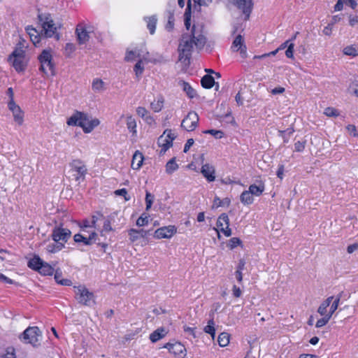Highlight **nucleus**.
Returning <instances> with one entry per match:
<instances>
[{"label": "nucleus", "instance_id": "45", "mask_svg": "<svg viewBox=\"0 0 358 358\" xmlns=\"http://www.w3.org/2000/svg\"><path fill=\"white\" fill-rule=\"evenodd\" d=\"M76 50V45L72 43H67L64 48V54L66 57H70L73 52Z\"/></svg>", "mask_w": 358, "mask_h": 358}, {"label": "nucleus", "instance_id": "17", "mask_svg": "<svg viewBox=\"0 0 358 358\" xmlns=\"http://www.w3.org/2000/svg\"><path fill=\"white\" fill-rule=\"evenodd\" d=\"M201 173L209 182L215 180V169L210 164H205L201 166Z\"/></svg>", "mask_w": 358, "mask_h": 358}, {"label": "nucleus", "instance_id": "44", "mask_svg": "<svg viewBox=\"0 0 358 358\" xmlns=\"http://www.w3.org/2000/svg\"><path fill=\"white\" fill-rule=\"evenodd\" d=\"M134 70L135 71L136 76L139 77L142 75L144 71V66L143 64L142 59H139L138 62L135 64Z\"/></svg>", "mask_w": 358, "mask_h": 358}, {"label": "nucleus", "instance_id": "32", "mask_svg": "<svg viewBox=\"0 0 358 358\" xmlns=\"http://www.w3.org/2000/svg\"><path fill=\"white\" fill-rule=\"evenodd\" d=\"M54 268L46 262H43L38 272L43 275H52L54 273Z\"/></svg>", "mask_w": 358, "mask_h": 358}, {"label": "nucleus", "instance_id": "6", "mask_svg": "<svg viewBox=\"0 0 358 358\" xmlns=\"http://www.w3.org/2000/svg\"><path fill=\"white\" fill-rule=\"evenodd\" d=\"M41 63L40 71L45 74H55V67L52 63V56L49 50H44L38 56Z\"/></svg>", "mask_w": 358, "mask_h": 358}, {"label": "nucleus", "instance_id": "36", "mask_svg": "<svg viewBox=\"0 0 358 358\" xmlns=\"http://www.w3.org/2000/svg\"><path fill=\"white\" fill-rule=\"evenodd\" d=\"M127 127L129 131L131 132L133 135L136 134V122L131 115L127 117Z\"/></svg>", "mask_w": 358, "mask_h": 358}, {"label": "nucleus", "instance_id": "33", "mask_svg": "<svg viewBox=\"0 0 358 358\" xmlns=\"http://www.w3.org/2000/svg\"><path fill=\"white\" fill-rule=\"evenodd\" d=\"M344 55L348 56L356 57L358 56V45H352L345 47L343 50Z\"/></svg>", "mask_w": 358, "mask_h": 358}, {"label": "nucleus", "instance_id": "40", "mask_svg": "<svg viewBox=\"0 0 358 358\" xmlns=\"http://www.w3.org/2000/svg\"><path fill=\"white\" fill-rule=\"evenodd\" d=\"M14 120L19 124L22 125L24 121V114L20 107L17 108L16 110L12 111Z\"/></svg>", "mask_w": 358, "mask_h": 358}, {"label": "nucleus", "instance_id": "3", "mask_svg": "<svg viewBox=\"0 0 358 358\" xmlns=\"http://www.w3.org/2000/svg\"><path fill=\"white\" fill-rule=\"evenodd\" d=\"M75 298L78 302L84 306H90L94 303V294L88 290L85 285L73 287Z\"/></svg>", "mask_w": 358, "mask_h": 358}, {"label": "nucleus", "instance_id": "2", "mask_svg": "<svg viewBox=\"0 0 358 358\" xmlns=\"http://www.w3.org/2000/svg\"><path fill=\"white\" fill-rule=\"evenodd\" d=\"M99 123L98 119L90 120L87 114L79 111H76L66 122V124L69 126L80 127L86 134L90 133Z\"/></svg>", "mask_w": 358, "mask_h": 358}, {"label": "nucleus", "instance_id": "5", "mask_svg": "<svg viewBox=\"0 0 358 358\" xmlns=\"http://www.w3.org/2000/svg\"><path fill=\"white\" fill-rule=\"evenodd\" d=\"M24 57V50L22 48L17 47L8 57V61L12 63V66L17 72L25 69Z\"/></svg>", "mask_w": 358, "mask_h": 358}, {"label": "nucleus", "instance_id": "54", "mask_svg": "<svg viewBox=\"0 0 358 358\" xmlns=\"http://www.w3.org/2000/svg\"><path fill=\"white\" fill-rule=\"evenodd\" d=\"M114 194L117 196H122L125 201L130 200V196H128L127 191L125 188L117 189L115 191Z\"/></svg>", "mask_w": 358, "mask_h": 358}, {"label": "nucleus", "instance_id": "38", "mask_svg": "<svg viewBox=\"0 0 358 358\" xmlns=\"http://www.w3.org/2000/svg\"><path fill=\"white\" fill-rule=\"evenodd\" d=\"M167 17H168V22L165 26L166 29L168 31H171L174 28V13L171 10H169L167 12Z\"/></svg>", "mask_w": 358, "mask_h": 358}, {"label": "nucleus", "instance_id": "26", "mask_svg": "<svg viewBox=\"0 0 358 358\" xmlns=\"http://www.w3.org/2000/svg\"><path fill=\"white\" fill-rule=\"evenodd\" d=\"M164 99L162 95L157 96V100H155L150 103L152 110L155 112H159L162 110L164 106Z\"/></svg>", "mask_w": 358, "mask_h": 358}, {"label": "nucleus", "instance_id": "22", "mask_svg": "<svg viewBox=\"0 0 358 358\" xmlns=\"http://www.w3.org/2000/svg\"><path fill=\"white\" fill-rule=\"evenodd\" d=\"M258 183V185L253 184L249 187L248 191L252 194V196H259L265 189L264 183L262 180H259Z\"/></svg>", "mask_w": 358, "mask_h": 358}, {"label": "nucleus", "instance_id": "15", "mask_svg": "<svg viewBox=\"0 0 358 358\" xmlns=\"http://www.w3.org/2000/svg\"><path fill=\"white\" fill-rule=\"evenodd\" d=\"M71 169L77 172L76 180H78L80 178H84L87 173V169L84 163L80 159H74L70 163Z\"/></svg>", "mask_w": 358, "mask_h": 358}, {"label": "nucleus", "instance_id": "47", "mask_svg": "<svg viewBox=\"0 0 358 358\" xmlns=\"http://www.w3.org/2000/svg\"><path fill=\"white\" fill-rule=\"evenodd\" d=\"M149 216L145 213L142 214L136 220V225L138 227H143L148 224Z\"/></svg>", "mask_w": 358, "mask_h": 358}, {"label": "nucleus", "instance_id": "56", "mask_svg": "<svg viewBox=\"0 0 358 358\" xmlns=\"http://www.w3.org/2000/svg\"><path fill=\"white\" fill-rule=\"evenodd\" d=\"M306 141H297L294 143V151L295 152H302L304 150L306 147Z\"/></svg>", "mask_w": 358, "mask_h": 358}, {"label": "nucleus", "instance_id": "46", "mask_svg": "<svg viewBox=\"0 0 358 358\" xmlns=\"http://www.w3.org/2000/svg\"><path fill=\"white\" fill-rule=\"evenodd\" d=\"M204 331L208 333L212 336V337L215 336V329L214 328V321L213 320H210L208 322V325L205 327Z\"/></svg>", "mask_w": 358, "mask_h": 358}, {"label": "nucleus", "instance_id": "10", "mask_svg": "<svg viewBox=\"0 0 358 358\" xmlns=\"http://www.w3.org/2000/svg\"><path fill=\"white\" fill-rule=\"evenodd\" d=\"M71 235V232L66 228L62 227H55L52 231L51 237L55 242L63 243L68 241Z\"/></svg>", "mask_w": 358, "mask_h": 358}, {"label": "nucleus", "instance_id": "41", "mask_svg": "<svg viewBox=\"0 0 358 358\" xmlns=\"http://www.w3.org/2000/svg\"><path fill=\"white\" fill-rule=\"evenodd\" d=\"M217 342L221 347L227 346L229 343V334L225 332L221 333L218 336Z\"/></svg>", "mask_w": 358, "mask_h": 358}, {"label": "nucleus", "instance_id": "13", "mask_svg": "<svg viewBox=\"0 0 358 358\" xmlns=\"http://www.w3.org/2000/svg\"><path fill=\"white\" fill-rule=\"evenodd\" d=\"M233 3L242 10L245 15V20H248L253 6L252 0H233Z\"/></svg>", "mask_w": 358, "mask_h": 358}, {"label": "nucleus", "instance_id": "16", "mask_svg": "<svg viewBox=\"0 0 358 358\" xmlns=\"http://www.w3.org/2000/svg\"><path fill=\"white\" fill-rule=\"evenodd\" d=\"M164 348L168 349L169 352L173 354L176 356L182 357V355H185V348L180 343H167L164 345Z\"/></svg>", "mask_w": 358, "mask_h": 358}, {"label": "nucleus", "instance_id": "25", "mask_svg": "<svg viewBox=\"0 0 358 358\" xmlns=\"http://www.w3.org/2000/svg\"><path fill=\"white\" fill-rule=\"evenodd\" d=\"M166 334V331L164 328H159L154 331L150 335V340L152 343H156L160 339L163 338Z\"/></svg>", "mask_w": 358, "mask_h": 358}, {"label": "nucleus", "instance_id": "7", "mask_svg": "<svg viewBox=\"0 0 358 358\" xmlns=\"http://www.w3.org/2000/svg\"><path fill=\"white\" fill-rule=\"evenodd\" d=\"M38 18L42 22V27L45 36L46 38L55 37L56 40L58 41L59 39V34L57 33V27H55V24L50 15L46 16L43 20L42 16L39 15Z\"/></svg>", "mask_w": 358, "mask_h": 358}, {"label": "nucleus", "instance_id": "28", "mask_svg": "<svg viewBox=\"0 0 358 358\" xmlns=\"http://www.w3.org/2000/svg\"><path fill=\"white\" fill-rule=\"evenodd\" d=\"M43 262V261L38 256H34L28 262V266L38 271Z\"/></svg>", "mask_w": 358, "mask_h": 358}, {"label": "nucleus", "instance_id": "29", "mask_svg": "<svg viewBox=\"0 0 358 358\" xmlns=\"http://www.w3.org/2000/svg\"><path fill=\"white\" fill-rule=\"evenodd\" d=\"M201 83L203 87L206 89H210L215 85V80L210 75H205L201 78Z\"/></svg>", "mask_w": 358, "mask_h": 358}, {"label": "nucleus", "instance_id": "50", "mask_svg": "<svg viewBox=\"0 0 358 358\" xmlns=\"http://www.w3.org/2000/svg\"><path fill=\"white\" fill-rule=\"evenodd\" d=\"M141 55L139 53H137L136 51H128L126 54L124 59L127 62L133 61L135 58H140Z\"/></svg>", "mask_w": 358, "mask_h": 358}, {"label": "nucleus", "instance_id": "53", "mask_svg": "<svg viewBox=\"0 0 358 358\" xmlns=\"http://www.w3.org/2000/svg\"><path fill=\"white\" fill-rule=\"evenodd\" d=\"M205 134H210L215 136L216 138H221L224 136V133L220 130L208 129L203 131Z\"/></svg>", "mask_w": 358, "mask_h": 358}, {"label": "nucleus", "instance_id": "57", "mask_svg": "<svg viewBox=\"0 0 358 358\" xmlns=\"http://www.w3.org/2000/svg\"><path fill=\"white\" fill-rule=\"evenodd\" d=\"M79 226L81 228L83 231H86L87 229H88V228H92V225L91 224V221H89L87 220H83L79 224Z\"/></svg>", "mask_w": 358, "mask_h": 358}, {"label": "nucleus", "instance_id": "11", "mask_svg": "<svg viewBox=\"0 0 358 358\" xmlns=\"http://www.w3.org/2000/svg\"><path fill=\"white\" fill-rule=\"evenodd\" d=\"M217 227L219 231L229 237L231 235V229L229 228V219L226 213H222L217 221Z\"/></svg>", "mask_w": 358, "mask_h": 358}, {"label": "nucleus", "instance_id": "1", "mask_svg": "<svg viewBox=\"0 0 358 358\" xmlns=\"http://www.w3.org/2000/svg\"><path fill=\"white\" fill-rule=\"evenodd\" d=\"M206 43V38L201 29L193 25L189 34H183L179 40L178 47V59L182 62L189 63L194 47L201 50Z\"/></svg>", "mask_w": 358, "mask_h": 358}, {"label": "nucleus", "instance_id": "23", "mask_svg": "<svg viewBox=\"0 0 358 358\" xmlns=\"http://www.w3.org/2000/svg\"><path fill=\"white\" fill-rule=\"evenodd\" d=\"M333 299H334V296H329L327 299H325L320 304V306H319V308L317 309V312L320 315L325 317V315H327L328 314L327 313V308L330 306Z\"/></svg>", "mask_w": 358, "mask_h": 358}, {"label": "nucleus", "instance_id": "31", "mask_svg": "<svg viewBox=\"0 0 358 358\" xmlns=\"http://www.w3.org/2000/svg\"><path fill=\"white\" fill-rule=\"evenodd\" d=\"M240 199L245 205H250L254 201L253 196L248 190H245L242 192L240 196Z\"/></svg>", "mask_w": 358, "mask_h": 358}, {"label": "nucleus", "instance_id": "49", "mask_svg": "<svg viewBox=\"0 0 358 358\" xmlns=\"http://www.w3.org/2000/svg\"><path fill=\"white\" fill-rule=\"evenodd\" d=\"M241 243H242V242L239 238L234 237V238H231L229 241L227 245L230 249L232 250V249L236 248L238 245H241Z\"/></svg>", "mask_w": 358, "mask_h": 358}, {"label": "nucleus", "instance_id": "59", "mask_svg": "<svg viewBox=\"0 0 358 358\" xmlns=\"http://www.w3.org/2000/svg\"><path fill=\"white\" fill-rule=\"evenodd\" d=\"M346 129L348 130V131L349 132V134L354 136V137H357L358 136V132L357 131V128L355 125L353 124H348L347 127H346Z\"/></svg>", "mask_w": 358, "mask_h": 358}, {"label": "nucleus", "instance_id": "27", "mask_svg": "<svg viewBox=\"0 0 358 358\" xmlns=\"http://www.w3.org/2000/svg\"><path fill=\"white\" fill-rule=\"evenodd\" d=\"M179 84L182 86L183 91L186 93L187 96L192 99L196 96V91L190 86V85L185 81H180Z\"/></svg>", "mask_w": 358, "mask_h": 358}, {"label": "nucleus", "instance_id": "18", "mask_svg": "<svg viewBox=\"0 0 358 358\" xmlns=\"http://www.w3.org/2000/svg\"><path fill=\"white\" fill-rule=\"evenodd\" d=\"M97 236V234L94 231L91 232L89 237H85L80 234H75L73 236V240L76 243L83 242L85 245H90L92 243L93 241H96V238Z\"/></svg>", "mask_w": 358, "mask_h": 358}, {"label": "nucleus", "instance_id": "48", "mask_svg": "<svg viewBox=\"0 0 358 358\" xmlns=\"http://www.w3.org/2000/svg\"><path fill=\"white\" fill-rule=\"evenodd\" d=\"M324 113L328 117H337L339 115L338 110L332 107L326 108Z\"/></svg>", "mask_w": 358, "mask_h": 358}, {"label": "nucleus", "instance_id": "37", "mask_svg": "<svg viewBox=\"0 0 358 358\" xmlns=\"http://www.w3.org/2000/svg\"><path fill=\"white\" fill-rule=\"evenodd\" d=\"M147 22V27L151 34H153L155 31L157 18L155 16H151L145 18Z\"/></svg>", "mask_w": 358, "mask_h": 358}, {"label": "nucleus", "instance_id": "43", "mask_svg": "<svg viewBox=\"0 0 358 358\" xmlns=\"http://www.w3.org/2000/svg\"><path fill=\"white\" fill-rule=\"evenodd\" d=\"M341 295H342V292L340 293L337 296L336 298L335 299V300L332 302L330 306V309H329V312L328 313L327 315H331V317L332 316V315L334 314V313L337 310L338 307V305H339V302H340V300H341Z\"/></svg>", "mask_w": 358, "mask_h": 358}, {"label": "nucleus", "instance_id": "52", "mask_svg": "<svg viewBox=\"0 0 358 358\" xmlns=\"http://www.w3.org/2000/svg\"><path fill=\"white\" fill-rule=\"evenodd\" d=\"M154 196L151 194L148 191H146L145 194V203H146V210H148L153 203Z\"/></svg>", "mask_w": 358, "mask_h": 358}, {"label": "nucleus", "instance_id": "20", "mask_svg": "<svg viewBox=\"0 0 358 358\" xmlns=\"http://www.w3.org/2000/svg\"><path fill=\"white\" fill-rule=\"evenodd\" d=\"M143 154L139 152L138 150H136L134 155H133V157H132V160H131V168L134 170H138L142 164H143Z\"/></svg>", "mask_w": 358, "mask_h": 358}, {"label": "nucleus", "instance_id": "55", "mask_svg": "<svg viewBox=\"0 0 358 358\" xmlns=\"http://www.w3.org/2000/svg\"><path fill=\"white\" fill-rule=\"evenodd\" d=\"M0 358H16L14 348H8L6 350V353L0 355Z\"/></svg>", "mask_w": 358, "mask_h": 358}, {"label": "nucleus", "instance_id": "61", "mask_svg": "<svg viewBox=\"0 0 358 358\" xmlns=\"http://www.w3.org/2000/svg\"><path fill=\"white\" fill-rule=\"evenodd\" d=\"M162 135H164V136L166 138V140L171 139V143H173V141L176 138V136L174 135V134L171 132V129H166Z\"/></svg>", "mask_w": 358, "mask_h": 358}, {"label": "nucleus", "instance_id": "30", "mask_svg": "<svg viewBox=\"0 0 358 358\" xmlns=\"http://www.w3.org/2000/svg\"><path fill=\"white\" fill-rule=\"evenodd\" d=\"M92 89L94 92H101L105 90V84L101 79L96 78L92 84Z\"/></svg>", "mask_w": 358, "mask_h": 358}, {"label": "nucleus", "instance_id": "39", "mask_svg": "<svg viewBox=\"0 0 358 358\" xmlns=\"http://www.w3.org/2000/svg\"><path fill=\"white\" fill-rule=\"evenodd\" d=\"M178 169V165L176 164L175 158L171 159L166 164V172L168 174H171Z\"/></svg>", "mask_w": 358, "mask_h": 358}, {"label": "nucleus", "instance_id": "4", "mask_svg": "<svg viewBox=\"0 0 358 358\" xmlns=\"http://www.w3.org/2000/svg\"><path fill=\"white\" fill-rule=\"evenodd\" d=\"M41 337V334L38 327H29L21 334L20 339L24 343H29L35 347L39 345Z\"/></svg>", "mask_w": 358, "mask_h": 358}, {"label": "nucleus", "instance_id": "60", "mask_svg": "<svg viewBox=\"0 0 358 358\" xmlns=\"http://www.w3.org/2000/svg\"><path fill=\"white\" fill-rule=\"evenodd\" d=\"M136 113L142 118H144L148 114V111L145 108L139 106L136 108Z\"/></svg>", "mask_w": 358, "mask_h": 358}, {"label": "nucleus", "instance_id": "64", "mask_svg": "<svg viewBox=\"0 0 358 358\" xmlns=\"http://www.w3.org/2000/svg\"><path fill=\"white\" fill-rule=\"evenodd\" d=\"M232 291H233V295L236 298L240 297L242 294V291L236 285L233 286Z\"/></svg>", "mask_w": 358, "mask_h": 358}, {"label": "nucleus", "instance_id": "24", "mask_svg": "<svg viewBox=\"0 0 358 358\" xmlns=\"http://www.w3.org/2000/svg\"><path fill=\"white\" fill-rule=\"evenodd\" d=\"M27 31L34 45H37V44L40 43L41 36H40L37 30L34 27H28L27 28Z\"/></svg>", "mask_w": 358, "mask_h": 358}, {"label": "nucleus", "instance_id": "62", "mask_svg": "<svg viewBox=\"0 0 358 358\" xmlns=\"http://www.w3.org/2000/svg\"><path fill=\"white\" fill-rule=\"evenodd\" d=\"M183 330L185 333L188 334L189 335H191L194 338H196V334H195V329L194 328H192V327H187V325H185L183 327Z\"/></svg>", "mask_w": 358, "mask_h": 358}, {"label": "nucleus", "instance_id": "58", "mask_svg": "<svg viewBox=\"0 0 358 358\" xmlns=\"http://www.w3.org/2000/svg\"><path fill=\"white\" fill-rule=\"evenodd\" d=\"M294 44L293 43H290L285 51V55L287 58L292 59L294 57Z\"/></svg>", "mask_w": 358, "mask_h": 358}, {"label": "nucleus", "instance_id": "35", "mask_svg": "<svg viewBox=\"0 0 358 358\" xmlns=\"http://www.w3.org/2000/svg\"><path fill=\"white\" fill-rule=\"evenodd\" d=\"M185 17V26L187 30L189 29L191 25V3L190 0H189L187 3V6L185 9V12L184 14Z\"/></svg>", "mask_w": 358, "mask_h": 358}, {"label": "nucleus", "instance_id": "42", "mask_svg": "<svg viewBox=\"0 0 358 358\" xmlns=\"http://www.w3.org/2000/svg\"><path fill=\"white\" fill-rule=\"evenodd\" d=\"M113 231L111 226V222L109 218H106L103 222V229L100 231L101 236H103L105 233Z\"/></svg>", "mask_w": 358, "mask_h": 358}, {"label": "nucleus", "instance_id": "63", "mask_svg": "<svg viewBox=\"0 0 358 358\" xmlns=\"http://www.w3.org/2000/svg\"><path fill=\"white\" fill-rule=\"evenodd\" d=\"M352 92L358 97V80H355L350 85Z\"/></svg>", "mask_w": 358, "mask_h": 358}, {"label": "nucleus", "instance_id": "9", "mask_svg": "<svg viewBox=\"0 0 358 358\" xmlns=\"http://www.w3.org/2000/svg\"><path fill=\"white\" fill-rule=\"evenodd\" d=\"M199 118L197 113L194 111H190L185 117L181 122V127L187 131H194L199 122Z\"/></svg>", "mask_w": 358, "mask_h": 358}, {"label": "nucleus", "instance_id": "51", "mask_svg": "<svg viewBox=\"0 0 358 358\" xmlns=\"http://www.w3.org/2000/svg\"><path fill=\"white\" fill-rule=\"evenodd\" d=\"M331 319V315H327L325 317L318 320L316 322L315 327L317 328H320L328 323L329 320Z\"/></svg>", "mask_w": 358, "mask_h": 358}, {"label": "nucleus", "instance_id": "34", "mask_svg": "<svg viewBox=\"0 0 358 358\" xmlns=\"http://www.w3.org/2000/svg\"><path fill=\"white\" fill-rule=\"evenodd\" d=\"M64 248V244L63 243L55 242L53 243H50L47 245L46 250L50 253H55L57 252L60 251Z\"/></svg>", "mask_w": 358, "mask_h": 358}, {"label": "nucleus", "instance_id": "21", "mask_svg": "<svg viewBox=\"0 0 358 358\" xmlns=\"http://www.w3.org/2000/svg\"><path fill=\"white\" fill-rule=\"evenodd\" d=\"M158 145L162 148L159 154L164 155L167 150L171 148L173 145V143H171V140H166V138L164 136V135H162L159 137L157 141Z\"/></svg>", "mask_w": 358, "mask_h": 358}, {"label": "nucleus", "instance_id": "8", "mask_svg": "<svg viewBox=\"0 0 358 358\" xmlns=\"http://www.w3.org/2000/svg\"><path fill=\"white\" fill-rule=\"evenodd\" d=\"M93 27L80 22L76 26V34L80 45L85 44L90 40V33L93 31Z\"/></svg>", "mask_w": 358, "mask_h": 358}, {"label": "nucleus", "instance_id": "14", "mask_svg": "<svg viewBox=\"0 0 358 358\" xmlns=\"http://www.w3.org/2000/svg\"><path fill=\"white\" fill-rule=\"evenodd\" d=\"M231 50L234 52L239 51L243 58L247 57V48L244 44V41L241 35L238 34L236 36L232 43Z\"/></svg>", "mask_w": 358, "mask_h": 358}, {"label": "nucleus", "instance_id": "12", "mask_svg": "<svg viewBox=\"0 0 358 358\" xmlns=\"http://www.w3.org/2000/svg\"><path fill=\"white\" fill-rule=\"evenodd\" d=\"M177 232L174 225L162 227L157 229L154 233V237L157 239L171 238Z\"/></svg>", "mask_w": 358, "mask_h": 358}, {"label": "nucleus", "instance_id": "19", "mask_svg": "<svg viewBox=\"0 0 358 358\" xmlns=\"http://www.w3.org/2000/svg\"><path fill=\"white\" fill-rule=\"evenodd\" d=\"M129 239L131 242H135L140 238H145L147 236L148 232L144 229H131L128 231Z\"/></svg>", "mask_w": 358, "mask_h": 358}]
</instances>
